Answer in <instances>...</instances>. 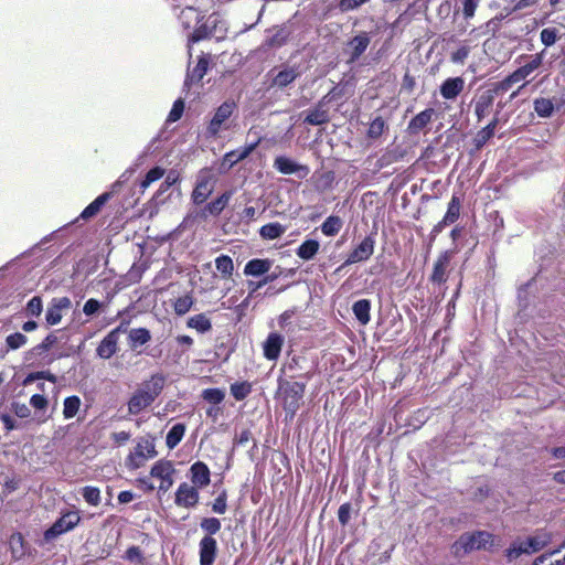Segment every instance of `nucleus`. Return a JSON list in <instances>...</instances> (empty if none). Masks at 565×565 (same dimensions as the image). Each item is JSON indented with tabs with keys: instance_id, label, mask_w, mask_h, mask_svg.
<instances>
[{
	"instance_id": "nucleus-1",
	"label": "nucleus",
	"mask_w": 565,
	"mask_h": 565,
	"mask_svg": "<svg viewBox=\"0 0 565 565\" xmlns=\"http://www.w3.org/2000/svg\"><path fill=\"white\" fill-rule=\"evenodd\" d=\"M556 249L550 244H542L535 250L537 271L526 282L519 286L516 291L518 311L514 316V324L518 330L533 318V303L536 298L534 291L548 286L551 278H555L553 268Z\"/></svg>"
},
{
	"instance_id": "nucleus-2",
	"label": "nucleus",
	"mask_w": 565,
	"mask_h": 565,
	"mask_svg": "<svg viewBox=\"0 0 565 565\" xmlns=\"http://www.w3.org/2000/svg\"><path fill=\"white\" fill-rule=\"evenodd\" d=\"M307 385L302 381H292L286 375L277 376V388L274 399L285 412V422H292L303 405Z\"/></svg>"
},
{
	"instance_id": "nucleus-3",
	"label": "nucleus",
	"mask_w": 565,
	"mask_h": 565,
	"mask_svg": "<svg viewBox=\"0 0 565 565\" xmlns=\"http://www.w3.org/2000/svg\"><path fill=\"white\" fill-rule=\"evenodd\" d=\"M497 541V535L487 530L466 531L451 544L450 551L456 558L476 551L494 552L499 547Z\"/></svg>"
},
{
	"instance_id": "nucleus-4",
	"label": "nucleus",
	"mask_w": 565,
	"mask_h": 565,
	"mask_svg": "<svg viewBox=\"0 0 565 565\" xmlns=\"http://www.w3.org/2000/svg\"><path fill=\"white\" fill-rule=\"evenodd\" d=\"M166 383V376L162 373L151 375L149 381H145L129 397L127 402L130 415H137L142 409L149 407L161 394Z\"/></svg>"
},
{
	"instance_id": "nucleus-5",
	"label": "nucleus",
	"mask_w": 565,
	"mask_h": 565,
	"mask_svg": "<svg viewBox=\"0 0 565 565\" xmlns=\"http://www.w3.org/2000/svg\"><path fill=\"white\" fill-rule=\"evenodd\" d=\"M317 363L303 354H288L278 375H286L292 381H302L305 385L313 377Z\"/></svg>"
},
{
	"instance_id": "nucleus-6",
	"label": "nucleus",
	"mask_w": 565,
	"mask_h": 565,
	"mask_svg": "<svg viewBox=\"0 0 565 565\" xmlns=\"http://www.w3.org/2000/svg\"><path fill=\"white\" fill-rule=\"evenodd\" d=\"M156 440L157 437L150 433L138 438L136 446L125 459V467L130 471H135L143 467L145 461L156 458L158 456Z\"/></svg>"
},
{
	"instance_id": "nucleus-7",
	"label": "nucleus",
	"mask_w": 565,
	"mask_h": 565,
	"mask_svg": "<svg viewBox=\"0 0 565 565\" xmlns=\"http://www.w3.org/2000/svg\"><path fill=\"white\" fill-rule=\"evenodd\" d=\"M238 110V104L232 98L225 99L218 105L206 124L205 138L216 139L223 129H228V119Z\"/></svg>"
},
{
	"instance_id": "nucleus-8",
	"label": "nucleus",
	"mask_w": 565,
	"mask_h": 565,
	"mask_svg": "<svg viewBox=\"0 0 565 565\" xmlns=\"http://www.w3.org/2000/svg\"><path fill=\"white\" fill-rule=\"evenodd\" d=\"M81 522L78 510H61L55 521L44 530L43 541L52 543L63 534L73 531Z\"/></svg>"
},
{
	"instance_id": "nucleus-9",
	"label": "nucleus",
	"mask_w": 565,
	"mask_h": 565,
	"mask_svg": "<svg viewBox=\"0 0 565 565\" xmlns=\"http://www.w3.org/2000/svg\"><path fill=\"white\" fill-rule=\"evenodd\" d=\"M192 14H194V18H195V26L192 30V32H190L188 34V52H189L190 56H191V51H192L193 44H196L204 40H209L213 36L211 33V29H209L206 23L204 22L205 14L198 11L194 7H186L185 9L182 10L181 19H182L183 26L185 29H190V26H191L190 21L189 20L185 21L184 19H189L190 15H192Z\"/></svg>"
},
{
	"instance_id": "nucleus-10",
	"label": "nucleus",
	"mask_w": 565,
	"mask_h": 565,
	"mask_svg": "<svg viewBox=\"0 0 565 565\" xmlns=\"http://www.w3.org/2000/svg\"><path fill=\"white\" fill-rule=\"evenodd\" d=\"M182 196L181 188L164 189L161 183L159 189L154 192L151 199L143 205L139 216H147L149 220L153 218L158 212L159 207L166 204L168 201H172L177 199L180 201Z\"/></svg>"
},
{
	"instance_id": "nucleus-11",
	"label": "nucleus",
	"mask_w": 565,
	"mask_h": 565,
	"mask_svg": "<svg viewBox=\"0 0 565 565\" xmlns=\"http://www.w3.org/2000/svg\"><path fill=\"white\" fill-rule=\"evenodd\" d=\"M257 145L258 140L245 143L242 147L225 152L215 164L217 174H227L238 162L249 157V154L254 151Z\"/></svg>"
},
{
	"instance_id": "nucleus-12",
	"label": "nucleus",
	"mask_w": 565,
	"mask_h": 565,
	"mask_svg": "<svg viewBox=\"0 0 565 565\" xmlns=\"http://www.w3.org/2000/svg\"><path fill=\"white\" fill-rule=\"evenodd\" d=\"M65 329L54 330L46 334L43 340L24 352L23 360L30 365L40 364V360L44 359L60 342V338L56 335L57 332H64ZM63 339V335L61 337Z\"/></svg>"
},
{
	"instance_id": "nucleus-13",
	"label": "nucleus",
	"mask_w": 565,
	"mask_h": 565,
	"mask_svg": "<svg viewBox=\"0 0 565 565\" xmlns=\"http://www.w3.org/2000/svg\"><path fill=\"white\" fill-rule=\"evenodd\" d=\"M266 32L270 33V35L266 36L257 49V51L262 53L285 46L292 35V28L288 23H282L268 28Z\"/></svg>"
},
{
	"instance_id": "nucleus-14",
	"label": "nucleus",
	"mask_w": 565,
	"mask_h": 565,
	"mask_svg": "<svg viewBox=\"0 0 565 565\" xmlns=\"http://www.w3.org/2000/svg\"><path fill=\"white\" fill-rule=\"evenodd\" d=\"M377 228L365 235L360 242L354 244L352 250L345 258V265L367 262L374 253Z\"/></svg>"
},
{
	"instance_id": "nucleus-15",
	"label": "nucleus",
	"mask_w": 565,
	"mask_h": 565,
	"mask_svg": "<svg viewBox=\"0 0 565 565\" xmlns=\"http://www.w3.org/2000/svg\"><path fill=\"white\" fill-rule=\"evenodd\" d=\"M212 181H215V178L210 168H203L200 170L191 193V202L193 205H203V203H205L213 194L214 188L209 186Z\"/></svg>"
},
{
	"instance_id": "nucleus-16",
	"label": "nucleus",
	"mask_w": 565,
	"mask_h": 565,
	"mask_svg": "<svg viewBox=\"0 0 565 565\" xmlns=\"http://www.w3.org/2000/svg\"><path fill=\"white\" fill-rule=\"evenodd\" d=\"M371 43V36L366 31H360L345 42L343 54L348 56L349 65L355 64L367 50Z\"/></svg>"
},
{
	"instance_id": "nucleus-17",
	"label": "nucleus",
	"mask_w": 565,
	"mask_h": 565,
	"mask_svg": "<svg viewBox=\"0 0 565 565\" xmlns=\"http://www.w3.org/2000/svg\"><path fill=\"white\" fill-rule=\"evenodd\" d=\"M273 167L276 171L285 175H296L302 180L310 173V168L290 156L278 154L274 159Z\"/></svg>"
},
{
	"instance_id": "nucleus-18",
	"label": "nucleus",
	"mask_w": 565,
	"mask_h": 565,
	"mask_svg": "<svg viewBox=\"0 0 565 565\" xmlns=\"http://www.w3.org/2000/svg\"><path fill=\"white\" fill-rule=\"evenodd\" d=\"M212 64L213 62L211 55L202 52L198 56L195 66L193 68H190V65L188 66L183 82V90L188 92L194 84L200 83L212 67Z\"/></svg>"
},
{
	"instance_id": "nucleus-19",
	"label": "nucleus",
	"mask_w": 565,
	"mask_h": 565,
	"mask_svg": "<svg viewBox=\"0 0 565 565\" xmlns=\"http://www.w3.org/2000/svg\"><path fill=\"white\" fill-rule=\"evenodd\" d=\"M233 193V190H226L210 202L203 203L204 205L198 210L200 221H206L209 217H218L227 207Z\"/></svg>"
},
{
	"instance_id": "nucleus-20",
	"label": "nucleus",
	"mask_w": 565,
	"mask_h": 565,
	"mask_svg": "<svg viewBox=\"0 0 565 565\" xmlns=\"http://www.w3.org/2000/svg\"><path fill=\"white\" fill-rule=\"evenodd\" d=\"M111 200V193H100L88 205L84 207L81 214L68 223V226L74 230L79 226V222L90 221L96 217L103 207Z\"/></svg>"
},
{
	"instance_id": "nucleus-21",
	"label": "nucleus",
	"mask_w": 565,
	"mask_h": 565,
	"mask_svg": "<svg viewBox=\"0 0 565 565\" xmlns=\"http://www.w3.org/2000/svg\"><path fill=\"white\" fill-rule=\"evenodd\" d=\"M199 488L181 482L174 492V504L184 509H194L200 502Z\"/></svg>"
},
{
	"instance_id": "nucleus-22",
	"label": "nucleus",
	"mask_w": 565,
	"mask_h": 565,
	"mask_svg": "<svg viewBox=\"0 0 565 565\" xmlns=\"http://www.w3.org/2000/svg\"><path fill=\"white\" fill-rule=\"evenodd\" d=\"M455 252L451 249L444 250L439 254L433 265L431 274L429 275V282L434 285H445L448 279V267L454 257Z\"/></svg>"
},
{
	"instance_id": "nucleus-23",
	"label": "nucleus",
	"mask_w": 565,
	"mask_h": 565,
	"mask_svg": "<svg viewBox=\"0 0 565 565\" xmlns=\"http://www.w3.org/2000/svg\"><path fill=\"white\" fill-rule=\"evenodd\" d=\"M284 344L285 335L278 331H270L262 343L264 358L276 362L280 358Z\"/></svg>"
},
{
	"instance_id": "nucleus-24",
	"label": "nucleus",
	"mask_w": 565,
	"mask_h": 565,
	"mask_svg": "<svg viewBox=\"0 0 565 565\" xmlns=\"http://www.w3.org/2000/svg\"><path fill=\"white\" fill-rule=\"evenodd\" d=\"M71 307L72 300L66 296L52 298L51 301L47 303L45 311L46 326L53 327L58 324L63 318L62 311L67 310Z\"/></svg>"
},
{
	"instance_id": "nucleus-25",
	"label": "nucleus",
	"mask_w": 565,
	"mask_h": 565,
	"mask_svg": "<svg viewBox=\"0 0 565 565\" xmlns=\"http://www.w3.org/2000/svg\"><path fill=\"white\" fill-rule=\"evenodd\" d=\"M327 97L320 99L313 107L303 110L300 116L303 124L310 126H323L330 121L328 110L324 108L327 104Z\"/></svg>"
},
{
	"instance_id": "nucleus-26",
	"label": "nucleus",
	"mask_w": 565,
	"mask_h": 565,
	"mask_svg": "<svg viewBox=\"0 0 565 565\" xmlns=\"http://www.w3.org/2000/svg\"><path fill=\"white\" fill-rule=\"evenodd\" d=\"M186 478L191 486L203 490L211 483V470L204 461L196 460L190 466Z\"/></svg>"
},
{
	"instance_id": "nucleus-27",
	"label": "nucleus",
	"mask_w": 565,
	"mask_h": 565,
	"mask_svg": "<svg viewBox=\"0 0 565 565\" xmlns=\"http://www.w3.org/2000/svg\"><path fill=\"white\" fill-rule=\"evenodd\" d=\"M563 102L561 98L552 97H537L533 100V109L537 117L543 119L552 118L557 111L561 110Z\"/></svg>"
},
{
	"instance_id": "nucleus-28",
	"label": "nucleus",
	"mask_w": 565,
	"mask_h": 565,
	"mask_svg": "<svg viewBox=\"0 0 565 565\" xmlns=\"http://www.w3.org/2000/svg\"><path fill=\"white\" fill-rule=\"evenodd\" d=\"M525 545L527 546L529 555H534L542 552L553 541V534L545 529H536L531 535L524 537Z\"/></svg>"
},
{
	"instance_id": "nucleus-29",
	"label": "nucleus",
	"mask_w": 565,
	"mask_h": 565,
	"mask_svg": "<svg viewBox=\"0 0 565 565\" xmlns=\"http://www.w3.org/2000/svg\"><path fill=\"white\" fill-rule=\"evenodd\" d=\"M275 260L271 258H250L247 260L243 268V274L246 277L266 278L269 269L274 267Z\"/></svg>"
},
{
	"instance_id": "nucleus-30",
	"label": "nucleus",
	"mask_w": 565,
	"mask_h": 565,
	"mask_svg": "<svg viewBox=\"0 0 565 565\" xmlns=\"http://www.w3.org/2000/svg\"><path fill=\"white\" fill-rule=\"evenodd\" d=\"M218 544L216 539L201 537L198 545L199 565H214L218 556Z\"/></svg>"
},
{
	"instance_id": "nucleus-31",
	"label": "nucleus",
	"mask_w": 565,
	"mask_h": 565,
	"mask_svg": "<svg viewBox=\"0 0 565 565\" xmlns=\"http://www.w3.org/2000/svg\"><path fill=\"white\" fill-rule=\"evenodd\" d=\"M299 75L300 73L297 71L295 66L284 64L277 70V73L273 76L269 87L284 89L290 86L299 77Z\"/></svg>"
},
{
	"instance_id": "nucleus-32",
	"label": "nucleus",
	"mask_w": 565,
	"mask_h": 565,
	"mask_svg": "<svg viewBox=\"0 0 565 565\" xmlns=\"http://www.w3.org/2000/svg\"><path fill=\"white\" fill-rule=\"evenodd\" d=\"M436 110L431 107H427L418 114L414 115L407 124L406 131L409 135H418L420 131L426 129L433 121Z\"/></svg>"
},
{
	"instance_id": "nucleus-33",
	"label": "nucleus",
	"mask_w": 565,
	"mask_h": 565,
	"mask_svg": "<svg viewBox=\"0 0 565 565\" xmlns=\"http://www.w3.org/2000/svg\"><path fill=\"white\" fill-rule=\"evenodd\" d=\"M465 88L462 76L447 77L439 85V93L444 99L455 100Z\"/></svg>"
},
{
	"instance_id": "nucleus-34",
	"label": "nucleus",
	"mask_w": 565,
	"mask_h": 565,
	"mask_svg": "<svg viewBox=\"0 0 565 565\" xmlns=\"http://www.w3.org/2000/svg\"><path fill=\"white\" fill-rule=\"evenodd\" d=\"M372 301L367 298H361L352 303L351 310L354 319L360 326H366L371 321Z\"/></svg>"
},
{
	"instance_id": "nucleus-35",
	"label": "nucleus",
	"mask_w": 565,
	"mask_h": 565,
	"mask_svg": "<svg viewBox=\"0 0 565 565\" xmlns=\"http://www.w3.org/2000/svg\"><path fill=\"white\" fill-rule=\"evenodd\" d=\"M118 338L108 332L98 343L96 348V355L99 359L109 360L118 351Z\"/></svg>"
},
{
	"instance_id": "nucleus-36",
	"label": "nucleus",
	"mask_w": 565,
	"mask_h": 565,
	"mask_svg": "<svg viewBox=\"0 0 565 565\" xmlns=\"http://www.w3.org/2000/svg\"><path fill=\"white\" fill-rule=\"evenodd\" d=\"M319 249V239L306 237V239L296 248L295 253L301 260L310 262L316 258Z\"/></svg>"
},
{
	"instance_id": "nucleus-37",
	"label": "nucleus",
	"mask_w": 565,
	"mask_h": 565,
	"mask_svg": "<svg viewBox=\"0 0 565 565\" xmlns=\"http://www.w3.org/2000/svg\"><path fill=\"white\" fill-rule=\"evenodd\" d=\"M503 556L508 564H512L521 556H530L524 539L518 536L504 550Z\"/></svg>"
},
{
	"instance_id": "nucleus-38",
	"label": "nucleus",
	"mask_w": 565,
	"mask_h": 565,
	"mask_svg": "<svg viewBox=\"0 0 565 565\" xmlns=\"http://www.w3.org/2000/svg\"><path fill=\"white\" fill-rule=\"evenodd\" d=\"M175 473L174 465L171 460L166 458L157 460L150 468V477L159 479L160 481L166 478H173Z\"/></svg>"
},
{
	"instance_id": "nucleus-39",
	"label": "nucleus",
	"mask_w": 565,
	"mask_h": 565,
	"mask_svg": "<svg viewBox=\"0 0 565 565\" xmlns=\"http://www.w3.org/2000/svg\"><path fill=\"white\" fill-rule=\"evenodd\" d=\"M28 342V337L20 332L15 331L7 335L4 341V348L0 349V358H4V355L10 351H17L24 347Z\"/></svg>"
},
{
	"instance_id": "nucleus-40",
	"label": "nucleus",
	"mask_w": 565,
	"mask_h": 565,
	"mask_svg": "<svg viewBox=\"0 0 565 565\" xmlns=\"http://www.w3.org/2000/svg\"><path fill=\"white\" fill-rule=\"evenodd\" d=\"M151 340V332L148 328H134L128 332V343L131 350L147 344Z\"/></svg>"
},
{
	"instance_id": "nucleus-41",
	"label": "nucleus",
	"mask_w": 565,
	"mask_h": 565,
	"mask_svg": "<svg viewBox=\"0 0 565 565\" xmlns=\"http://www.w3.org/2000/svg\"><path fill=\"white\" fill-rule=\"evenodd\" d=\"M186 327L194 329L200 334H206L212 330L213 324L205 313H196L188 318Z\"/></svg>"
},
{
	"instance_id": "nucleus-42",
	"label": "nucleus",
	"mask_w": 565,
	"mask_h": 565,
	"mask_svg": "<svg viewBox=\"0 0 565 565\" xmlns=\"http://www.w3.org/2000/svg\"><path fill=\"white\" fill-rule=\"evenodd\" d=\"M200 530L204 539H215V535L222 529V521L216 516H203L199 522Z\"/></svg>"
},
{
	"instance_id": "nucleus-43",
	"label": "nucleus",
	"mask_w": 565,
	"mask_h": 565,
	"mask_svg": "<svg viewBox=\"0 0 565 565\" xmlns=\"http://www.w3.org/2000/svg\"><path fill=\"white\" fill-rule=\"evenodd\" d=\"M186 431L185 423L173 424L166 435V446L169 450L174 449L183 439Z\"/></svg>"
},
{
	"instance_id": "nucleus-44",
	"label": "nucleus",
	"mask_w": 565,
	"mask_h": 565,
	"mask_svg": "<svg viewBox=\"0 0 565 565\" xmlns=\"http://www.w3.org/2000/svg\"><path fill=\"white\" fill-rule=\"evenodd\" d=\"M84 345V341L78 347H70L67 349H58V350H52L47 355L44 356V359L40 360V364L42 365H51L56 360L68 358L73 354H79L82 347Z\"/></svg>"
},
{
	"instance_id": "nucleus-45",
	"label": "nucleus",
	"mask_w": 565,
	"mask_h": 565,
	"mask_svg": "<svg viewBox=\"0 0 565 565\" xmlns=\"http://www.w3.org/2000/svg\"><path fill=\"white\" fill-rule=\"evenodd\" d=\"M286 230L287 227L279 222H269L258 230V234L264 241H274L280 238Z\"/></svg>"
},
{
	"instance_id": "nucleus-46",
	"label": "nucleus",
	"mask_w": 565,
	"mask_h": 565,
	"mask_svg": "<svg viewBox=\"0 0 565 565\" xmlns=\"http://www.w3.org/2000/svg\"><path fill=\"white\" fill-rule=\"evenodd\" d=\"M166 174V169L159 164L151 167L143 178L139 181L140 193L142 194L153 182L160 180Z\"/></svg>"
},
{
	"instance_id": "nucleus-47",
	"label": "nucleus",
	"mask_w": 565,
	"mask_h": 565,
	"mask_svg": "<svg viewBox=\"0 0 565 565\" xmlns=\"http://www.w3.org/2000/svg\"><path fill=\"white\" fill-rule=\"evenodd\" d=\"M491 96L492 95H487L483 92L479 95L475 106V115L478 122L482 121L488 116L489 109L493 106L494 100L491 99Z\"/></svg>"
},
{
	"instance_id": "nucleus-48",
	"label": "nucleus",
	"mask_w": 565,
	"mask_h": 565,
	"mask_svg": "<svg viewBox=\"0 0 565 565\" xmlns=\"http://www.w3.org/2000/svg\"><path fill=\"white\" fill-rule=\"evenodd\" d=\"M343 225V221L339 215H329L320 225L322 234L327 237L335 236Z\"/></svg>"
},
{
	"instance_id": "nucleus-49",
	"label": "nucleus",
	"mask_w": 565,
	"mask_h": 565,
	"mask_svg": "<svg viewBox=\"0 0 565 565\" xmlns=\"http://www.w3.org/2000/svg\"><path fill=\"white\" fill-rule=\"evenodd\" d=\"M461 201L460 198L456 194H452L450 201L447 205V211L443 216V223L445 224H454L460 216Z\"/></svg>"
},
{
	"instance_id": "nucleus-50",
	"label": "nucleus",
	"mask_w": 565,
	"mask_h": 565,
	"mask_svg": "<svg viewBox=\"0 0 565 565\" xmlns=\"http://www.w3.org/2000/svg\"><path fill=\"white\" fill-rule=\"evenodd\" d=\"M230 393L235 401L242 402L252 393V384L246 380L235 381L230 385Z\"/></svg>"
},
{
	"instance_id": "nucleus-51",
	"label": "nucleus",
	"mask_w": 565,
	"mask_h": 565,
	"mask_svg": "<svg viewBox=\"0 0 565 565\" xmlns=\"http://www.w3.org/2000/svg\"><path fill=\"white\" fill-rule=\"evenodd\" d=\"M194 302H195V298L193 297L191 291L186 292L183 296L178 297L173 301L174 313L179 317L185 316L191 310Z\"/></svg>"
},
{
	"instance_id": "nucleus-52",
	"label": "nucleus",
	"mask_w": 565,
	"mask_h": 565,
	"mask_svg": "<svg viewBox=\"0 0 565 565\" xmlns=\"http://www.w3.org/2000/svg\"><path fill=\"white\" fill-rule=\"evenodd\" d=\"M214 263L222 278L227 279L233 275L234 263L230 255L221 254L215 258Z\"/></svg>"
},
{
	"instance_id": "nucleus-53",
	"label": "nucleus",
	"mask_w": 565,
	"mask_h": 565,
	"mask_svg": "<svg viewBox=\"0 0 565 565\" xmlns=\"http://www.w3.org/2000/svg\"><path fill=\"white\" fill-rule=\"evenodd\" d=\"M226 396L225 388L222 387H207L201 392L203 401L210 405H222Z\"/></svg>"
},
{
	"instance_id": "nucleus-54",
	"label": "nucleus",
	"mask_w": 565,
	"mask_h": 565,
	"mask_svg": "<svg viewBox=\"0 0 565 565\" xmlns=\"http://www.w3.org/2000/svg\"><path fill=\"white\" fill-rule=\"evenodd\" d=\"M544 55H545V50H543L536 54H532V55L524 54L519 57L524 61V63L521 66L529 74V76L532 73H534L543 64Z\"/></svg>"
},
{
	"instance_id": "nucleus-55",
	"label": "nucleus",
	"mask_w": 565,
	"mask_h": 565,
	"mask_svg": "<svg viewBox=\"0 0 565 565\" xmlns=\"http://www.w3.org/2000/svg\"><path fill=\"white\" fill-rule=\"evenodd\" d=\"M82 405L81 398L77 395H70L63 402V417L65 419L74 418Z\"/></svg>"
},
{
	"instance_id": "nucleus-56",
	"label": "nucleus",
	"mask_w": 565,
	"mask_h": 565,
	"mask_svg": "<svg viewBox=\"0 0 565 565\" xmlns=\"http://www.w3.org/2000/svg\"><path fill=\"white\" fill-rule=\"evenodd\" d=\"M227 498V490L222 489L217 493L216 498L213 501L207 502L206 505L210 507L211 511L215 514H225L228 509Z\"/></svg>"
},
{
	"instance_id": "nucleus-57",
	"label": "nucleus",
	"mask_w": 565,
	"mask_h": 565,
	"mask_svg": "<svg viewBox=\"0 0 565 565\" xmlns=\"http://www.w3.org/2000/svg\"><path fill=\"white\" fill-rule=\"evenodd\" d=\"M184 110L185 99L182 97H178L172 104V107L166 118L164 126H169L173 122L179 121L182 118Z\"/></svg>"
},
{
	"instance_id": "nucleus-58",
	"label": "nucleus",
	"mask_w": 565,
	"mask_h": 565,
	"mask_svg": "<svg viewBox=\"0 0 565 565\" xmlns=\"http://www.w3.org/2000/svg\"><path fill=\"white\" fill-rule=\"evenodd\" d=\"M510 89V84L503 77L501 81L488 83L486 85V89L483 90V93H486L487 95H492L491 99L495 100L497 97L504 95Z\"/></svg>"
},
{
	"instance_id": "nucleus-59",
	"label": "nucleus",
	"mask_w": 565,
	"mask_h": 565,
	"mask_svg": "<svg viewBox=\"0 0 565 565\" xmlns=\"http://www.w3.org/2000/svg\"><path fill=\"white\" fill-rule=\"evenodd\" d=\"M493 137L494 135L490 132V129L482 127L472 139L470 154L479 152Z\"/></svg>"
},
{
	"instance_id": "nucleus-60",
	"label": "nucleus",
	"mask_w": 565,
	"mask_h": 565,
	"mask_svg": "<svg viewBox=\"0 0 565 565\" xmlns=\"http://www.w3.org/2000/svg\"><path fill=\"white\" fill-rule=\"evenodd\" d=\"M385 129H387L385 119L382 116H376L369 125L366 137L372 140L379 139Z\"/></svg>"
},
{
	"instance_id": "nucleus-61",
	"label": "nucleus",
	"mask_w": 565,
	"mask_h": 565,
	"mask_svg": "<svg viewBox=\"0 0 565 565\" xmlns=\"http://www.w3.org/2000/svg\"><path fill=\"white\" fill-rule=\"evenodd\" d=\"M106 305L96 298H89L85 301L83 306V313L87 318H94L99 316L105 310Z\"/></svg>"
},
{
	"instance_id": "nucleus-62",
	"label": "nucleus",
	"mask_w": 565,
	"mask_h": 565,
	"mask_svg": "<svg viewBox=\"0 0 565 565\" xmlns=\"http://www.w3.org/2000/svg\"><path fill=\"white\" fill-rule=\"evenodd\" d=\"M43 312V298L40 295L33 296L28 300L24 307V315L31 318H38Z\"/></svg>"
},
{
	"instance_id": "nucleus-63",
	"label": "nucleus",
	"mask_w": 565,
	"mask_h": 565,
	"mask_svg": "<svg viewBox=\"0 0 565 565\" xmlns=\"http://www.w3.org/2000/svg\"><path fill=\"white\" fill-rule=\"evenodd\" d=\"M84 501L90 507H97L100 503V490L95 486H85L79 490Z\"/></svg>"
},
{
	"instance_id": "nucleus-64",
	"label": "nucleus",
	"mask_w": 565,
	"mask_h": 565,
	"mask_svg": "<svg viewBox=\"0 0 565 565\" xmlns=\"http://www.w3.org/2000/svg\"><path fill=\"white\" fill-rule=\"evenodd\" d=\"M559 36V31L555 26L544 28L540 33V40L545 47L554 45Z\"/></svg>"
}]
</instances>
